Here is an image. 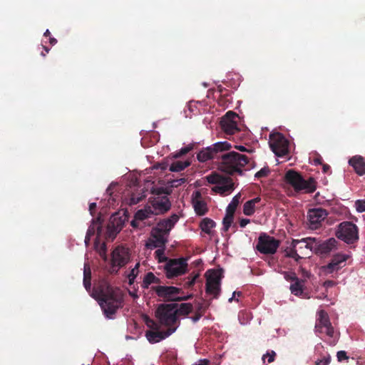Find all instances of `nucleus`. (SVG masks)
<instances>
[{"instance_id":"nucleus-33","label":"nucleus","mask_w":365,"mask_h":365,"mask_svg":"<svg viewBox=\"0 0 365 365\" xmlns=\"http://www.w3.org/2000/svg\"><path fill=\"white\" fill-rule=\"evenodd\" d=\"M191 162L189 160L185 161L177 160L171 163L169 170L171 172H180L189 167Z\"/></svg>"},{"instance_id":"nucleus-47","label":"nucleus","mask_w":365,"mask_h":365,"mask_svg":"<svg viewBox=\"0 0 365 365\" xmlns=\"http://www.w3.org/2000/svg\"><path fill=\"white\" fill-rule=\"evenodd\" d=\"M355 207L359 212H365V200H357L355 202Z\"/></svg>"},{"instance_id":"nucleus-31","label":"nucleus","mask_w":365,"mask_h":365,"mask_svg":"<svg viewBox=\"0 0 365 365\" xmlns=\"http://www.w3.org/2000/svg\"><path fill=\"white\" fill-rule=\"evenodd\" d=\"M161 280L157 277L153 272H148L143 280L142 287L148 289L151 284H160Z\"/></svg>"},{"instance_id":"nucleus-46","label":"nucleus","mask_w":365,"mask_h":365,"mask_svg":"<svg viewBox=\"0 0 365 365\" xmlns=\"http://www.w3.org/2000/svg\"><path fill=\"white\" fill-rule=\"evenodd\" d=\"M155 257L158 259L160 262H165L168 260V258L164 256V247L163 249H158L155 252Z\"/></svg>"},{"instance_id":"nucleus-4","label":"nucleus","mask_w":365,"mask_h":365,"mask_svg":"<svg viewBox=\"0 0 365 365\" xmlns=\"http://www.w3.org/2000/svg\"><path fill=\"white\" fill-rule=\"evenodd\" d=\"M285 180L297 192H312L316 189V182L313 178H309L308 180H305L299 173L293 170H289L286 173Z\"/></svg>"},{"instance_id":"nucleus-36","label":"nucleus","mask_w":365,"mask_h":365,"mask_svg":"<svg viewBox=\"0 0 365 365\" xmlns=\"http://www.w3.org/2000/svg\"><path fill=\"white\" fill-rule=\"evenodd\" d=\"M83 285L87 291H90L91 287V271L86 264L84 265Z\"/></svg>"},{"instance_id":"nucleus-7","label":"nucleus","mask_w":365,"mask_h":365,"mask_svg":"<svg viewBox=\"0 0 365 365\" xmlns=\"http://www.w3.org/2000/svg\"><path fill=\"white\" fill-rule=\"evenodd\" d=\"M231 145L227 141L217 142L211 146L202 149L197 154V158L200 162L205 163L215 158H220V153L231 148Z\"/></svg>"},{"instance_id":"nucleus-9","label":"nucleus","mask_w":365,"mask_h":365,"mask_svg":"<svg viewBox=\"0 0 365 365\" xmlns=\"http://www.w3.org/2000/svg\"><path fill=\"white\" fill-rule=\"evenodd\" d=\"M206 179L209 183L216 185L212 188V190L215 192L223 195L234 189L232 180L229 177H225L217 173H212L207 175Z\"/></svg>"},{"instance_id":"nucleus-61","label":"nucleus","mask_w":365,"mask_h":365,"mask_svg":"<svg viewBox=\"0 0 365 365\" xmlns=\"http://www.w3.org/2000/svg\"><path fill=\"white\" fill-rule=\"evenodd\" d=\"M49 43L51 45H55L57 43V40L53 37H49Z\"/></svg>"},{"instance_id":"nucleus-25","label":"nucleus","mask_w":365,"mask_h":365,"mask_svg":"<svg viewBox=\"0 0 365 365\" xmlns=\"http://www.w3.org/2000/svg\"><path fill=\"white\" fill-rule=\"evenodd\" d=\"M307 220L311 229L319 227V208L310 209L307 213Z\"/></svg>"},{"instance_id":"nucleus-5","label":"nucleus","mask_w":365,"mask_h":365,"mask_svg":"<svg viewBox=\"0 0 365 365\" xmlns=\"http://www.w3.org/2000/svg\"><path fill=\"white\" fill-rule=\"evenodd\" d=\"M175 304H160L155 311V317L160 324L170 327H178L180 321L176 316Z\"/></svg>"},{"instance_id":"nucleus-42","label":"nucleus","mask_w":365,"mask_h":365,"mask_svg":"<svg viewBox=\"0 0 365 365\" xmlns=\"http://www.w3.org/2000/svg\"><path fill=\"white\" fill-rule=\"evenodd\" d=\"M186 181L187 179L185 178L170 180L168 181V187L167 188H170L172 190L173 187H178L184 184Z\"/></svg>"},{"instance_id":"nucleus-43","label":"nucleus","mask_w":365,"mask_h":365,"mask_svg":"<svg viewBox=\"0 0 365 365\" xmlns=\"http://www.w3.org/2000/svg\"><path fill=\"white\" fill-rule=\"evenodd\" d=\"M198 277L199 274H195L193 277H187V278L184 279V287L190 288L192 287L195 284V280Z\"/></svg>"},{"instance_id":"nucleus-23","label":"nucleus","mask_w":365,"mask_h":365,"mask_svg":"<svg viewBox=\"0 0 365 365\" xmlns=\"http://www.w3.org/2000/svg\"><path fill=\"white\" fill-rule=\"evenodd\" d=\"M349 163L359 175L365 174V161L361 156L355 155L349 159Z\"/></svg>"},{"instance_id":"nucleus-50","label":"nucleus","mask_w":365,"mask_h":365,"mask_svg":"<svg viewBox=\"0 0 365 365\" xmlns=\"http://www.w3.org/2000/svg\"><path fill=\"white\" fill-rule=\"evenodd\" d=\"M140 264L137 263L135 266L130 270L128 275L130 277L136 278L138 274V268H139Z\"/></svg>"},{"instance_id":"nucleus-16","label":"nucleus","mask_w":365,"mask_h":365,"mask_svg":"<svg viewBox=\"0 0 365 365\" xmlns=\"http://www.w3.org/2000/svg\"><path fill=\"white\" fill-rule=\"evenodd\" d=\"M151 289L155 291L156 294L163 298L165 301H180L187 298H180L175 296L181 291L180 288L173 286H153Z\"/></svg>"},{"instance_id":"nucleus-6","label":"nucleus","mask_w":365,"mask_h":365,"mask_svg":"<svg viewBox=\"0 0 365 365\" xmlns=\"http://www.w3.org/2000/svg\"><path fill=\"white\" fill-rule=\"evenodd\" d=\"M338 239L348 245L356 243L359 240V230L357 226L351 222L345 221L338 225L336 231Z\"/></svg>"},{"instance_id":"nucleus-63","label":"nucleus","mask_w":365,"mask_h":365,"mask_svg":"<svg viewBox=\"0 0 365 365\" xmlns=\"http://www.w3.org/2000/svg\"><path fill=\"white\" fill-rule=\"evenodd\" d=\"M128 281H129V284H133L135 278V277H130V275H128Z\"/></svg>"},{"instance_id":"nucleus-20","label":"nucleus","mask_w":365,"mask_h":365,"mask_svg":"<svg viewBox=\"0 0 365 365\" xmlns=\"http://www.w3.org/2000/svg\"><path fill=\"white\" fill-rule=\"evenodd\" d=\"M179 217L176 214H173L169 218L164 219L160 220L156 225L155 227H153L156 230L160 232L164 233L167 235H169L170 230L173 229L175 223L178 221Z\"/></svg>"},{"instance_id":"nucleus-38","label":"nucleus","mask_w":365,"mask_h":365,"mask_svg":"<svg viewBox=\"0 0 365 365\" xmlns=\"http://www.w3.org/2000/svg\"><path fill=\"white\" fill-rule=\"evenodd\" d=\"M152 215H154V213L153 212L152 209L150 207L148 209L140 210L137 211L136 213L135 214V217L137 220H138L140 222L149 218Z\"/></svg>"},{"instance_id":"nucleus-39","label":"nucleus","mask_w":365,"mask_h":365,"mask_svg":"<svg viewBox=\"0 0 365 365\" xmlns=\"http://www.w3.org/2000/svg\"><path fill=\"white\" fill-rule=\"evenodd\" d=\"M235 214H230L229 212H226V215L223 218L222 224H223V228L222 230L224 232H227L229 228L231 227V225L233 222Z\"/></svg>"},{"instance_id":"nucleus-56","label":"nucleus","mask_w":365,"mask_h":365,"mask_svg":"<svg viewBox=\"0 0 365 365\" xmlns=\"http://www.w3.org/2000/svg\"><path fill=\"white\" fill-rule=\"evenodd\" d=\"M325 287H331L335 285V282L332 280H327L323 284Z\"/></svg>"},{"instance_id":"nucleus-1","label":"nucleus","mask_w":365,"mask_h":365,"mask_svg":"<svg viewBox=\"0 0 365 365\" xmlns=\"http://www.w3.org/2000/svg\"><path fill=\"white\" fill-rule=\"evenodd\" d=\"M221 161L219 168L229 175L235 173L242 175L243 170H250L252 167L251 158L244 154L230 151L220 156Z\"/></svg>"},{"instance_id":"nucleus-3","label":"nucleus","mask_w":365,"mask_h":365,"mask_svg":"<svg viewBox=\"0 0 365 365\" xmlns=\"http://www.w3.org/2000/svg\"><path fill=\"white\" fill-rule=\"evenodd\" d=\"M171 192L170 188L156 187L153 190L152 193L155 196L150 199V202L154 215L163 214L170 209L171 203L168 196Z\"/></svg>"},{"instance_id":"nucleus-55","label":"nucleus","mask_w":365,"mask_h":365,"mask_svg":"<svg viewBox=\"0 0 365 365\" xmlns=\"http://www.w3.org/2000/svg\"><path fill=\"white\" fill-rule=\"evenodd\" d=\"M331 361V358L329 356L327 357H324L321 359V365H328Z\"/></svg>"},{"instance_id":"nucleus-15","label":"nucleus","mask_w":365,"mask_h":365,"mask_svg":"<svg viewBox=\"0 0 365 365\" xmlns=\"http://www.w3.org/2000/svg\"><path fill=\"white\" fill-rule=\"evenodd\" d=\"M239 115L233 112L228 111L220 120V127L226 135H232L240 131L237 125Z\"/></svg>"},{"instance_id":"nucleus-29","label":"nucleus","mask_w":365,"mask_h":365,"mask_svg":"<svg viewBox=\"0 0 365 365\" xmlns=\"http://www.w3.org/2000/svg\"><path fill=\"white\" fill-rule=\"evenodd\" d=\"M215 225L216 223L212 219L208 217L202 219L200 223V227L202 231L210 236L213 235L214 232L212 230V229L215 227Z\"/></svg>"},{"instance_id":"nucleus-37","label":"nucleus","mask_w":365,"mask_h":365,"mask_svg":"<svg viewBox=\"0 0 365 365\" xmlns=\"http://www.w3.org/2000/svg\"><path fill=\"white\" fill-rule=\"evenodd\" d=\"M241 198V194L238 193L236 195L232 200V201L230 202L228 206L227 207L226 212H229L230 214H235V210L237 207V206L240 204V200Z\"/></svg>"},{"instance_id":"nucleus-2","label":"nucleus","mask_w":365,"mask_h":365,"mask_svg":"<svg viewBox=\"0 0 365 365\" xmlns=\"http://www.w3.org/2000/svg\"><path fill=\"white\" fill-rule=\"evenodd\" d=\"M123 294L120 289L110 286L101 299L100 306L107 318L113 319L117 311L123 307Z\"/></svg>"},{"instance_id":"nucleus-18","label":"nucleus","mask_w":365,"mask_h":365,"mask_svg":"<svg viewBox=\"0 0 365 365\" xmlns=\"http://www.w3.org/2000/svg\"><path fill=\"white\" fill-rule=\"evenodd\" d=\"M125 218L118 212L112 215L107 225L106 238L113 240L122 230Z\"/></svg>"},{"instance_id":"nucleus-51","label":"nucleus","mask_w":365,"mask_h":365,"mask_svg":"<svg viewBox=\"0 0 365 365\" xmlns=\"http://www.w3.org/2000/svg\"><path fill=\"white\" fill-rule=\"evenodd\" d=\"M337 359L339 361H341L342 360L348 359L346 355V352L344 351H339L336 354Z\"/></svg>"},{"instance_id":"nucleus-49","label":"nucleus","mask_w":365,"mask_h":365,"mask_svg":"<svg viewBox=\"0 0 365 365\" xmlns=\"http://www.w3.org/2000/svg\"><path fill=\"white\" fill-rule=\"evenodd\" d=\"M146 324L148 327H149L151 330H156V329H159V326L158 324H157L155 323V321H153V319H148L147 322H146Z\"/></svg>"},{"instance_id":"nucleus-57","label":"nucleus","mask_w":365,"mask_h":365,"mask_svg":"<svg viewBox=\"0 0 365 365\" xmlns=\"http://www.w3.org/2000/svg\"><path fill=\"white\" fill-rule=\"evenodd\" d=\"M96 207V202H92V203H91L89 205V211H90L91 215H94V212H95Z\"/></svg>"},{"instance_id":"nucleus-30","label":"nucleus","mask_w":365,"mask_h":365,"mask_svg":"<svg viewBox=\"0 0 365 365\" xmlns=\"http://www.w3.org/2000/svg\"><path fill=\"white\" fill-rule=\"evenodd\" d=\"M208 307V303H205L204 302L197 303L195 314L191 317L192 321L194 323L198 322L200 319L205 314Z\"/></svg>"},{"instance_id":"nucleus-13","label":"nucleus","mask_w":365,"mask_h":365,"mask_svg":"<svg viewBox=\"0 0 365 365\" xmlns=\"http://www.w3.org/2000/svg\"><path fill=\"white\" fill-rule=\"evenodd\" d=\"M221 275L219 271L210 269L206 272L205 291L213 297L218 298L220 293Z\"/></svg>"},{"instance_id":"nucleus-8","label":"nucleus","mask_w":365,"mask_h":365,"mask_svg":"<svg viewBox=\"0 0 365 365\" xmlns=\"http://www.w3.org/2000/svg\"><path fill=\"white\" fill-rule=\"evenodd\" d=\"M300 245L299 249L304 247L310 250V251L314 250L315 253H317L319 250V244L315 242V239L306 238L302 239V240H293L292 242V247L289 250L286 251L285 256L293 258L297 262L302 259L303 257H301L297 253V245Z\"/></svg>"},{"instance_id":"nucleus-19","label":"nucleus","mask_w":365,"mask_h":365,"mask_svg":"<svg viewBox=\"0 0 365 365\" xmlns=\"http://www.w3.org/2000/svg\"><path fill=\"white\" fill-rule=\"evenodd\" d=\"M177 327L168 328L166 331H159V329L148 330L145 332V336L150 343L155 344L166 339L174 333Z\"/></svg>"},{"instance_id":"nucleus-10","label":"nucleus","mask_w":365,"mask_h":365,"mask_svg":"<svg viewBox=\"0 0 365 365\" xmlns=\"http://www.w3.org/2000/svg\"><path fill=\"white\" fill-rule=\"evenodd\" d=\"M280 241L266 233H262L256 246L257 250L264 255H274L276 253Z\"/></svg>"},{"instance_id":"nucleus-24","label":"nucleus","mask_w":365,"mask_h":365,"mask_svg":"<svg viewBox=\"0 0 365 365\" xmlns=\"http://www.w3.org/2000/svg\"><path fill=\"white\" fill-rule=\"evenodd\" d=\"M110 286L111 285H110L108 282H103L101 284H100V286L93 289L91 296L95 299L100 304L101 299H103L104 295H106L107 292V289H108Z\"/></svg>"},{"instance_id":"nucleus-34","label":"nucleus","mask_w":365,"mask_h":365,"mask_svg":"<svg viewBox=\"0 0 365 365\" xmlns=\"http://www.w3.org/2000/svg\"><path fill=\"white\" fill-rule=\"evenodd\" d=\"M175 309L177 317L178 315L187 316L192 311V305L190 303H182L178 307V304H175Z\"/></svg>"},{"instance_id":"nucleus-35","label":"nucleus","mask_w":365,"mask_h":365,"mask_svg":"<svg viewBox=\"0 0 365 365\" xmlns=\"http://www.w3.org/2000/svg\"><path fill=\"white\" fill-rule=\"evenodd\" d=\"M101 218L98 217L96 220H93V224L89 226L86 235L93 236L95 232H97L98 236H100L102 231V227L101 225Z\"/></svg>"},{"instance_id":"nucleus-28","label":"nucleus","mask_w":365,"mask_h":365,"mask_svg":"<svg viewBox=\"0 0 365 365\" xmlns=\"http://www.w3.org/2000/svg\"><path fill=\"white\" fill-rule=\"evenodd\" d=\"M337 221L334 213L329 214L327 210L321 208V227L326 225H332Z\"/></svg>"},{"instance_id":"nucleus-54","label":"nucleus","mask_w":365,"mask_h":365,"mask_svg":"<svg viewBox=\"0 0 365 365\" xmlns=\"http://www.w3.org/2000/svg\"><path fill=\"white\" fill-rule=\"evenodd\" d=\"M210 361L206 359H200L197 362L194 364L193 365H209Z\"/></svg>"},{"instance_id":"nucleus-14","label":"nucleus","mask_w":365,"mask_h":365,"mask_svg":"<svg viewBox=\"0 0 365 365\" xmlns=\"http://www.w3.org/2000/svg\"><path fill=\"white\" fill-rule=\"evenodd\" d=\"M269 145L272 151L277 156L282 157L289 152V142L285 137L279 133L270 134Z\"/></svg>"},{"instance_id":"nucleus-52","label":"nucleus","mask_w":365,"mask_h":365,"mask_svg":"<svg viewBox=\"0 0 365 365\" xmlns=\"http://www.w3.org/2000/svg\"><path fill=\"white\" fill-rule=\"evenodd\" d=\"M321 165H322L323 173L329 175L331 173V167L328 164H322L321 162Z\"/></svg>"},{"instance_id":"nucleus-11","label":"nucleus","mask_w":365,"mask_h":365,"mask_svg":"<svg viewBox=\"0 0 365 365\" xmlns=\"http://www.w3.org/2000/svg\"><path fill=\"white\" fill-rule=\"evenodd\" d=\"M130 260V254L128 249L118 246L112 252L111 267L110 272L117 274L120 267H124Z\"/></svg>"},{"instance_id":"nucleus-22","label":"nucleus","mask_w":365,"mask_h":365,"mask_svg":"<svg viewBox=\"0 0 365 365\" xmlns=\"http://www.w3.org/2000/svg\"><path fill=\"white\" fill-rule=\"evenodd\" d=\"M151 236L153 240L151 242L150 245L153 247H164L167 242V237L168 235L160 232L155 229L153 228L151 231Z\"/></svg>"},{"instance_id":"nucleus-60","label":"nucleus","mask_w":365,"mask_h":365,"mask_svg":"<svg viewBox=\"0 0 365 365\" xmlns=\"http://www.w3.org/2000/svg\"><path fill=\"white\" fill-rule=\"evenodd\" d=\"M260 201H261V198L259 197H257L254 199L250 200V202H252V204H254L255 205L257 203L259 202Z\"/></svg>"},{"instance_id":"nucleus-45","label":"nucleus","mask_w":365,"mask_h":365,"mask_svg":"<svg viewBox=\"0 0 365 365\" xmlns=\"http://www.w3.org/2000/svg\"><path fill=\"white\" fill-rule=\"evenodd\" d=\"M270 173V170L268 167H264L262 168L260 170H259L258 172H257L255 173V177L256 178H264V177H267Z\"/></svg>"},{"instance_id":"nucleus-53","label":"nucleus","mask_w":365,"mask_h":365,"mask_svg":"<svg viewBox=\"0 0 365 365\" xmlns=\"http://www.w3.org/2000/svg\"><path fill=\"white\" fill-rule=\"evenodd\" d=\"M250 222V219L242 218V219H241L240 220V226L241 227H245Z\"/></svg>"},{"instance_id":"nucleus-64","label":"nucleus","mask_w":365,"mask_h":365,"mask_svg":"<svg viewBox=\"0 0 365 365\" xmlns=\"http://www.w3.org/2000/svg\"><path fill=\"white\" fill-rule=\"evenodd\" d=\"M91 235H86V237H85V243L86 245H88L89 242H90V240H91Z\"/></svg>"},{"instance_id":"nucleus-48","label":"nucleus","mask_w":365,"mask_h":365,"mask_svg":"<svg viewBox=\"0 0 365 365\" xmlns=\"http://www.w3.org/2000/svg\"><path fill=\"white\" fill-rule=\"evenodd\" d=\"M284 277L287 281L290 282L291 283H292L297 279H298V277H297V275L294 272H285L284 273Z\"/></svg>"},{"instance_id":"nucleus-26","label":"nucleus","mask_w":365,"mask_h":365,"mask_svg":"<svg viewBox=\"0 0 365 365\" xmlns=\"http://www.w3.org/2000/svg\"><path fill=\"white\" fill-rule=\"evenodd\" d=\"M338 241L331 237L323 242H321V256L329 255L331 252L337 249Z\"/></svg>"},{"instance_id":"nucleus-32","label":"nucleus","mask_w":365,"mask_h":365,"mask_svg":"<svg viewBox=\"0 0 365 365\" xmlns=\"http://www.w3.org/2000/svg\"><path fill=\"white\" fill-rule=\"evenodd\" d=\"M304 282L302 279H297L294 282L290 284V291L292 294L299 296L302 294L304 291Z\"/></svg>"},{"instance_id":"nucleus-58","label":"nucleus","mask_w":365,"mask_h":365,"mask_svg":"<svg viewBox=\"0 0 365 365\" xmlns=\"http://www.w3.org/2000/svg\"><path fill=\"white\" fill-rule=\"evenodd\" d=\"M139 222L140 221L134 217V219L131 221L130 224L132 227H137L139 226Z\"/></svg>"},{"instance_id":"nucleus-62","label":"nucleus","mask_w":365,"mask_h":365,"mask_svg":"<svg viewBox=\"0 0 365 365\" xmlns=\"http://www.w3.org/2000/svg\"><path fill=\"white\" fill-rule=\"evenodd\" d=\"M313 161L315 165H319V157L318 156H314L313 157Z\"/></svg>"},{"instance_id":"nucleus-44","label":"nucleus","mask_w":365,"mask_h":365,"mask_svg":"<svg viewBox=\"0 0 365 365\" xmlns=\"http://www.w3.org/2000/svg\"><path fill=\"white\" fill-rule=\"evenodd\" d=\"M276 353L274 351H268L265 354L262 356V361L264 363L266 358H267V362L272 363L274 361Z\"/></svg>"},{"instance_id":"nucleus-40","label":"nucleus","mask_w":365,"mask_h":365,"mask_svg":"<svg viewBox=\"0 0 365 365\" xmlns=\"http://www.w3.org/2000/svg\"><path fill=\"white\" fill-rule=\"evenodd\" d=\"M255 212V205L250 200L247 201L243 206V213L247 216L252 215Z\"/></svg>"},{"instance_id":"nucleus-17","label":"nucleus","mask_w":365,"mask_h":365,"mask_svg":"<svg viewBox=\"0 0 365 365\" xmlns=\"http://www.w3.org/2000/svg\"><path fill=\"white\" fill-rule=\"evenodd\" d=\"M349 255L338 253L333 256L331 262L325 266H321V274H329L337 272L339 269L345 266V262L349 258Z\"/></svg>"},{"instance_id":"nucleus-12","label":"nucleus","mask_w":365,"mask_h":365,"mask_svg":"<svg viewBox=\"0 0 365 365\" xmlns=\"http://www.w3.org/2000/svg\"><path fill=\"white\" fill-rule=\"evenodd\" d=\"M187 267V259L184 257L170 259L165 266L166 277L168 279H172L182 275L186 273Z\"/></svg>"},{"instance_id":"nucleus-41","label":"nucleus","mask_w":365,"mask_h":365,"mask_svg":"<svg viewBox=\"0 0 365 365\" xmlns=\"http://www.w3.org/2000/svg\"><path fill=\"white\" fill-rule=\"evenodd\" d=\"M194 148V144H190L182 148H181L179 151H176L173 153V158H179L184 155H186L190 151H191Z\"/></svg>"},{"instance_id":"nucleus-21","label":"nucleus","mask_w":365,"mask_h":365,"mask_svg":"<svg viewBox=\"0 0 365 365\" xmlns=\"http://www.w3.org/2000/svg\"><path fill=\"white\" fill-rule=\"evenodd\" d=\"M193 196L192 204L195 212L198 215H204L208 210L206 202L201 200V194L200 192L196 191L193 194Z\"/></svg>"},{"instance_id":"nucleus-59","label":"nucleus","mask_w":365,"mask_h":365,"mask_svg":"<svg viewBox=\"0 0 365 365\" xmlns=\"http://www.w3.org/2000/svg\"><path fill=\"white\" fill-rule=\"evenodd\" d=\"M235 295H237V297H240L242 296V292H234L233 294H232V297L231 298L229 299V302H232V300L235 299Z\"/></svg>"},{"instance_id":"nucleus-27","label":"nucleus","mask_w":365,"mask_h":365,"mask_svg":"<svg viewBox=\"0 0 365 365\" xmlns=\"http://www.w3.org/2000/svg\"><path fill=\"white\" fill-rule=\"evenodd\" d=\"M323 327L326 329L327 334L332 337L334 332V328L329 320L327 314L324 310H321V329ZM321 332H322V330Z\"/></svg>"}]
</instances>
